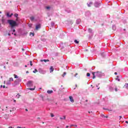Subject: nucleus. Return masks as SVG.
Returning <instances> with one entry per match:
<instances>
[{
	"label": "nucleus",
	"instance_id": "nucleus-1",
	"mask_svg": "<svg viewBox=\"0 0 128 128\" xmlns=\"http://www.w3.org/2000/svg\"><path fill=\"white\" fill-rule=\"evenodd\" d=\"M8 22L10 26L11 30H12L14 28V26H18V23L16 22L14 20H8Z\"/></svg>",
	"mask_w": 128,
	"mask_h": 128
},
{
	"label": "nucleus",
	"instance_id": "nucleus-2",
	"mask_svg": "<svg viewBox=\"0 0 128 128\" xmlns=\"http://www.w3.org/2000/svg\"><path fill=\"white\" fill-rule=\"evenodd\" d=\"M93 77L92 78H96V76H98V78H102L103 76H104V74L102 72H92Z\"/></svg>",
	"mask_w": 128,
	"mask_h": 128
},
{
	"label": "nucleus",
	"instance_id": "nucleus-3",
	"mask_svg": "<svg viewBox=\"0 0 128 128\" xmlns=\"http://www.w3.org/2000/svg\"><path fill=\"white\" fill-rule=\"evenodd\" d=\"M33 84H32V80L28 81L26 83V86L28 88H30V86H32Z\"/></svg>",
	"mask_w": 128,
	"mask_h": 128
},
{
	"label": "nucleus",
	"instance_id": "nucleus-4",
	"mask_svg": "<svg viewBox=\"0 0 128 128\" xmlns=\"http://www.w3.org/2000/svg\"><path fill=\"white\" fill-rule=\"evenodd\" d=\"M13 80H14V78H10L7 81V82H6V84L8 86L10 84H11Z\"/></svg>",
	"mask_w": 128,
	"mask_h": 128
},
{
	"label": "nucleus",
	"instance_id": "nucleus-5",
	"mask_svg": "<svg viewBox=\"0 0 128 128\" xmlns=\"http://www.w3.org/2000/svg\"><path fill=\"white\" fill-rule=\"evenodd\" d=\"M38 72L40 74H46V70H42V68H40L38 69Z\"/></svg>",
	"mask_w": 128,
	"mask_h": 128
},
{
	"label": "nucleus",
	"instance_id": "nucleus-6",
	"mask_svg": "<svg viewBox=\"0 0 128 128\" xmlns=\"http://www.w3.org/2000/svg\"><path fill=\"white\" fill-rule=\"evenodd\" d=\"M100 2H96L94 4V6H95V8H100Z\"/></svg>",
	"mask_w": 128,
	"mask_h": 128
},
{
	"label": "nucleus",
	"instance_id": "nucleus-7",
	"mask_svg": "<svg viewBox=\"0 0 128 128\" xmlns=\"http://www.w3.org/2000/svg\"><path fill=\"white\" fill-rule=\"evenodd\" d=\"M42 26L40 25V24H36V30H40V28Z\"/></svg>",
	"mask_w": 128,
	"mask_h": 128
},
{
	"label": "nucleus",
	"instance_id": "nucleus-8",
	"mask_svg": "<svg viewBox=\"0 0 128 128\" xmlns=\"http://www.w3.org/2000/svg\"><path fill=\"white\" fill-rule=\"evenodd\" d=\"M90 11H87L86 13H85V16H90Z\"/></svg>",
	"mask_w": 128,
	"mask_h": 128
},
{
	"label": "nucleus",
	"instance_id": "nucleus-9",
	"mask_svg": "<svg viewBox=\"0 0 128 128\" xmlns=\"http://www.w3.org/2000/svg\"><path fill=\"white\" fill-rule=\"evenodd\" d=\"M69 98H70V102H74V98H72V96H69Z\"/></svg>",
	"mask_w": 128,
	"mask_h": 128
},
{
	"label": "nucleus",
	"instance_id": "nucleus-10",
	"mask_svg": "<svg viewBox=\"0 0 128 128\" xmlns=\"http://www.w3.org/2000/svg\"><path fill=\"white\" fill-rule=\"evenodd\" d=\"M80 22H81L80 19H78V20H76V24H80Z\"/></svg>",
	"mask_w": 128,
	"mask_h": 128
},
{
	"label": "nucleus",
	"instance_id": "nucleus-11",
	"mask_svg": "<svg viewBox=\"0 0 128 128\" xmlns=\"http://www.w3.org/2000/svg\"><path fill=\"white\" fill-rule=\"evenodd\" d=\"M40 62H50V60L48 59L47 60L44 59V60H41Z\"/></svg>",
	"mask_w": 128,
	"mask_h": 128
},
{
	"label": "nucleus",
	"instance_id": "nucleus-12",
	"mask_svg": "<svg viewBox=\"0 0 128 128\" xmlns=\"http://www.w3.org/2000/svg\"><path fill=\"white\" fill-rule=\"evenodd\" d=\"M87 6L89 8L92 6V2H90V3H87Z\"/></svg>",
	"mask_w": 128,
	"mask_h": 128
},
{
	"label": "nucleus",
	"instance_id": "nucleus-13",
	"mask_svg": "<svg viewBox=\"0 0 128 128\" xmlns=\"http://www.w3.org/2000/svg\"><path fill=\"white\" fill-rule=\"evenodd\" d=\"M88 30L90 34H92V29L90 28Z\"/></svg>",
	"mask_w": 128,
	"mask_h": 128
},
{
	"label": "nucleus",
	"instance_id": "nucleus-14",
	"mask_svg": "<svg viewBox=\"0 0 128 128\" xmlns=\"http://www.w3.org/2000/svg\"><path fill=\"white\" fill-rule=\"evenodd\" d=\"M6 22V19L4 18V16L2 17V24H4Z\"/></svg>",
	"mask_w": 128,
	"mask_h": 128
},
{
	"label": "nucleus",
	"instance_id": "nucleus-15",
	"mask_svg": "<svg viewBox=\"0 0 128 128\" xmlns=\"http://www.w3.org/2000/svg\"><path fill=\"white\" fill-rule=\"evenodd\" d=\"M112 29L113 30H116V26H112Z\"/></svg>",
	"mask_w": 128,
	"mask_h": 128
},
{
	"label": "nucleus",
	"instance_id": "nucleus-16",
	"mask_svg": "<svg viewBox=\"0 0 128 128\" xmlns=\"http://www.w3.org/2000/svg\"><path fill=\"white\" fill-rule=\"evenodd\" d=\"M47 92L48 94H52V92H54V91H52V90H48L47 91Z\"/></svg>",
	"mask_w": 128,
	"mask_h": 128
},
{
	"label": "nucleus",
	"instance_id": "nucleus-17",
	"mask_svg": "<svg viewBox=\"0 0 128 128\" xmlns=\"http://www.w3.org/2000/svg\"><path fill=\"white\" fill-rule=\"evenodd\" d=\"M54 68H52V66H51L50 68V72H54Z\"/></svg>",
	"mask_w": 128,
	"mask_h": 128
},
{
	"label": "nucleus",
	"instance_id": "nucleus-18",
	"mask_svg": "<svg viewBox=\"0 0 128 128\" xmlns=\"http://www.w3.org/2000/svg\"><path fill=\"white\" fill-rule=\"evenodd\" d=\"M15 82H22V79H20V78H19L16 80Z\"/></svg>",
	"mask_w": 128,
	"mask_h": 128
},
{
	"label": "nucleus",
	"instance_id": "nucleus-19",
	"mask_svg": "<svg viewBox=\"0 0 128 128\" xmlns=\"http://www.w3.org/2000/svg\"><path fill=\"white\" fill-rule=\"evenodd\" d=\"M100 116H102V118H108V116H104V115L103 114H100Z\"/></svg>",
	"mask_w": 128,
	"mask_h": 128
},
{
	"label": "nucleus",
	"instance_id": "nucleus-20",
	"mask_svg": "<svg viewBox=\"0 0 128 128\" xmlns=\"http://www.w3.org/2000/svg\"><path fill=\"white\" fill-rule=\"evenodd\" d=\"M50 26H52V28H54V22H51V23H50Z\"/></svg>",
	"mask_w": 128,
	"mask_h": 128
},
{
	"label": "nucleus",
	"instance_id": "nucleus-21",
	"mask_svg": "<svg viewBox=\"0 0 128 128\" xmlns=\"http://www.w3.org/2000/svg\"><path fill=\"white\" fill-rule=\"evenodd\" d=\"M30 20H32H32H34V16H31V17L30 18Z\"/></svg>",
	"mask_w": 128,
	"mask_h": 128
},
{
	"label": "nucleus",
	"instance_id": "nucleus-22",
	"mask_svg": "<svg viewBox=\"0 0 128 128\" xmlns=\"http://www.w3.org/2000/svg\"><path fill=\"white\" fill-rule=\"evenodd\" d=\"M109 88H110V92H112L114 90V88L112 86H110Z\"/></svg>",
	"mask_w": 128,
	"mask_h": 128
},
{
	"label": "nucleus",
	"instance_id": "nucleus-23",
	"mask_svg": "<svg viewBox=\"0 0 128 128\" xmlns=\"http://www.w3.org/2000/svg\"><path fill=\"white\" fill-rule=\"evenodd\" d=\"M60 120H66V116H64L63 117H60Z\"/></svg>",
	"mask_w": 128,
	"mask_h": 128
},
{
	"label": "nucleus",
	"instance_id": "nucleus-24",
	"mask_svg": "<svg viewBox=\"0 0 128 128\" xmlns=\"http://www.w3.org/2000/svg\"><path fill=\"white\" fill-rule=\"evenodd\" d=\"M14 16H15V18H18V14H14Z\"/></svg>",
	"mask_w": 128,
	"mask_h": 128
},
{
	"label": "nucleus",
	"instance_id": "nucleus-25",
	"mask_svg": "<svg viewBox=\"0 0 128 128\" xmlns=\"http://www.w3.org/2000/svg\"><path fill=\"white\" fill-rule=\"evenodd\" d=\"M14 78H18V76H16V74H14Z\"/></svg>",
	"mask_w": 128,
	"mask_h": 128
},
{
	"label": "nucleus",
	"instance_id": "nucleus-26",
	"mask_svg": "<svg viewBox=\"0 0 128 128\" xmlns=\"http://www.w3.org/2000/svg\"><path fill=\"white\" fill-rule=\"evenodd\" d=\"M20 95L19 94H17V95L16 96V98H20Z\"/></svg>",
	"mask_w": 128,
	"mask_h": 128
},
{
	"label": "nucleus",
	"instance_id": "nucleus-27",
	"mask_svg": "<svg viewBox=\"0 0 128 128\" xmlns=\"http://www.w3.org/2000/svg\"><path fill=\"white\" fill-rule=\"evenodd\" d=\"M30 36H34V32H30Z\"/></svg>",
	"mask_w": 128,
	"mask_h": 128
},
{
	"label": "nucleus",
	"instance_id": "nucleus-28",
	"mask_svg": "<svg viewBox=\"0 0 128 128\" xmlns=\"http://www.w3.org/2000/svg\"><path fill=\"white\" fill-rule=\"evenodd\" d=\"M74 42L75 44H80V42H78V40H74Z\"/></svg>",
	"mask_w": 128,
	"mask_h": 128
},
{
	"label": "nucleus",
	"instance_id": "nucleus-29",
	"mask_svg": "<svg viewBox=\"0 0 128 128\" xmlns=\"http://www.w3.org/2000/svg\"><path fill=\"white\" fill-rule=\"evenodd\" d=\"M30 90H34V88H28Z\"/></svg>",
	"mask_w": 128,
	"mask_h": 128
},
{
	"label": "nucleus",
	"instance_id": "nucleus-30",
	"mask_svg": "<svg viewBox=\"0 0 128 128\" xmlns=\"http://www.w3.org/2000/svg\"><path fill=\"white\" fill-rule=\"evenodd\" d=\"M46 10H50V6H46Z\"/></svg>",
	"mask_w": 128,
	"mask_h": 128
},
{
	"label": "nucleus",
	"instance_id": "nucleus-31",
	"mask_svg": "<svg viewBox=\"0 0 128 128\" xmlns=\"http://www.w3.org/2000/svg\"><path fill=\"white\" fill-rule=\"evenodd\" d=\"M33 72L34 74H36V72H38V70L36 69H35L33 71Z\"/></svg>",
	"mask_w": 128,
	"mask_h": 128
},
{
	"label": "nucleus",
	"instance_id": "nucleus-32",
	"mask_svg": "<svg viewBox=\"0 0 128 128\" xmlns=\"http://www.w3.org/2000/svg\"><path fill=\"white\" fill-rule=\"evenodd\" d=\"M86 76H90V73H88V72L87 73V74H86Z\"/></svg>",
	"mask_w": 128,
	"mask_h": 128
},
{
	"label": "nucleus",
	"instance_id": "nucleus-33",
	"mask_svg": "<svg viewBox=\"0 0 128 128\" xmlns=\"http://www.w3.org/2000/svg\"><path fill=\"white\" fill-rule=\"evenodd\" d=\"M71 126H74V128H78V126L77 125H74V124H72V125H71Z\"/></svg>",
	"mask_w": 128,
	"mask_h": 128
},
{
	"label": "nucleus",
	"instance_id": "nucleus-34",
	"mask_svg": "<svg viewBox=\"0 0 128 128\" xmlns=\"http://www.w3.org/2000/svg\"><path fill=\"white\" fill-rule=\"evenodd\" d=\"M30 66H32V61H30Z\"/></svg>",
	"mask_w": 128,
	"mask_h": 128
},
{
	"label": "nucleus",
	"instance_id": "nucleus-35",
	"mask_svg": "<svg viewBox=\"0 0 128 128\" xmlns=\"http://www.w3.org/2000/svg\"><path fill=\"white\" fill-rule=\"evenodd\" d=\"M10 13H8V12L7 14H6V16L8 17V18H10Z\"/></svg>",
	"mask_w": 128,
	"mask_h": 128
},
{
	"label": "nucleus",
	"instance_id": "nucleus-36",
	"mask_svg": "<svg viewBox=\"0 0 128 128\" xmlns=\"http://www.w3.org/2000/svg\"><path fill=\"white\" fill-rule=\"evenodd\" d=\"M66 72H64L62 74V76H66Z\"/></svg>",
	"mask_w": 128,
	"mask_h": 128
},
{
	"label": "nucleus",
	"instance_id": "nucleus-37",
	"mask_svg": "<svg viewBox=\"0 0 128 128\" xmlns=\"http://www.w3.org/2000/svg\"><path fill=\"white\" fill-rule=\"evenodd\" d=\"M50 116H51V118H54V114H51Z\"/></svg>",
	"mask_w": 128,
	"mask_h": 128
},
{
	"label": "nucleus",
	"instance_id": "nucleus-38",
	"mask_svg": "<svg viewBox=\"0 0 128 128\" xmlns=\"http://www.w3.org/2000/svg\"><path fill=\"white\" fill-rule=\"evenodd\" d=\"M12 16H14V14L12 13L10 16V18H12Z\"/></svg>",
	"mask_w": 128,
	"mask_h": 128
},
{
	"label": "nucleus",
	"instance_id": "nucleus-39",
	"mask_svg": "<svg viewBox=\"0 0 128 128\" xmlns=\"http://www.w3.org/2000/svg\"><path fill=\"white\" fill-rule=\"evenodd\" d=\"M125 86H126V88H128V83L126 84L125 85Z\"/></svg>",
	"mask_w": 128,
	"mask_h": 128
},
{
	"label": "nucleus",
	"instance_id": "nucleus-40",
	"mask_svg": "<svg viewBox=\"0 0 128 128\" xmlns=\"http://www.w3.org/2000/svg\"><path fill=\"white\" fill-rule=\"evenodd\" d=\"M11 30H12L13 32H16V30H14V28L12 29V30L11 29Z\"/></svg>",
	"mask_w": 128,
	"mask_h": 128
},
{
	"label": "nucleus",
	"instance_id": "nucleus-41",
	"mask_svg": "<svg viewBox=\"0 0 128 128\" xmlns=\"http://www.w3.org/2000/svg\"><path fill=\"white\" fill-rule=\"evenodd\" d=\"M18 17L16 18V22H18Z\"/></svg>",
	"mask_w": 128,
	"mask_h": 128
},
{
	"label": "nucleus",
	"instance_id": "nucleus-42",
	"mask_svg": "<svg viewBox=\"0 0 128 128\" xmlns=\"http://www.w3.org/2000/svg\"><path fill=\"white\" fill-rule=\"evenodd\" d=\"M115 92H118V88H115Z\"/></svg>",
	"mask_w": 128,
	"mask_h": 128
},
{
	"label": "nucleus",
	"instance_id": "nucleus-43",
	"mask_svg": "<svg viewBox=\"0 0 128 128\" xmlns=\"http://www.w3.org/2000/svg\"><path fill=\"white\" fill-rule=\"evenodd\" d=\"M116 80H118V82H120V80L118 79V78H116Z\"/></svg>",
	"mask_w": 128,
	"mask_h": 128
},
{
	"label": "nucleus",
	"instance_id": "nucleus-44",
	"mask_svg": "<svg viewBox=\"0 0 128 128\" xmlns=\"http://www.w3.org/2000/svg\"><path fill=\"white\" fill-rule=\"evenodd\" d=\"M114 74H116V75L118 74V72H114Z\"/></svg>",
	"mask_w": 128,
	"mask_h": 128
},
{
	"label": "nucleus",
	"instance_id": "nucleus-45",
	"mask_svg": "<svg viewBox=\"0 0 128 128\" xmlns=\"http://www.w3.org/2000/svg\"><path fill=\"white\" fill-rule=\"evenodd\" d=\"M3 88H6V86L4 85Z\"/></svg>",
	"mask_w": 128,
	"mask_h": 128
},
{
	"label": "nucleus",
	"instance_id": "nucleus-46",
	"mask_svg": "<svg viewBox=\"0 0 128 128\" xmlns=\"http://www.w3.org/2000/svg\"><path fill=\"white\" fill-rule=\"evenodd\" d=\"M78 76V74L77 73L74 76Z\"/></svg>",
	"mask_w": 128,
	"mask_h": 128
},
{
	"label": "nucleus",
	"instance_id": "nucleus-47",
	"mask_svg": "<svg viewBox=\"0 0 128 128\" xmlns=\"http://www.w3.org/2000/svg\"><path fill=\"white\" fill-rule=\"evenodd\" d=\"M8 36H10V34L8 33Z\"/></svg>",
	"mask_w": 128,
	"mask_h": 128
},
{
	"label": "nucleus",
	"instance_id": "nucleus-48",
	"mask_svg": "<svg viewBox=\"0 0 128 128\" xmlns=\"http://www.w3.org/2000/svg\"><path fill=\"white\" fill-rule=\"evenodd\" d=\"M22 52H24V48H22Z\"/></svg>",
	"mask_w": 128,
	"mask_h": 128
},
{
	"label": "nucleus",
	"instance_id": "nucleus-49",
	"mask_svg": "<svg viewBox=\"0 0 128 128\" xmlns=\"http://www.w3.org/2000/svg\"><path fill=\"white\" fill-rule=\"evenodd\" d=\"M126 124H128V121H126Z\"/></svg>",
	"mask_w": 128,
	"mask_h": 128
},
{
	"label": "nucleus",
	"instance_id": "nucleus-50",
	"mask_svg": "<svg viewBox=\"0 0 128 128\" xmlns=\"http://www.w3.org/2000/svg\"><path fill=\"white\" fill-rule=\"evenodd\" d=\"M17 128H22L20 126H17Z\"/></svg>",
	"mask_w": 128,
	"mask_h": 128
},
{
	"label": "nucleus",
	"instance_id": "nucleus-51",
	"mask_svg": "<svg viewBox=\"0 0 128 128\" xmlns=\"http://www.w3.org/2000/svg\"><path fill=\"white\" fill-rule=\"evenodd\" d=\"M14 102H16V100H14Z\"/></svg>",
	"mask_w": 128,
	"mask_h": 128
},
{
	"label": "nucleus",
	"instance_id": "nucleus-52",
	"mask_svg": "<svg viewBox=\"0 0 128 128\" xmlns=\"http://www.w3.org/2000/svg\"><path fill=\"white\" fill-rule=\"evenodd\" d=\"M25 68H28V65H25Z\"/></svg>",
	"mask_w": 128,
	"mask_h": 128
},
{
	"label": "nucleus",
	"instance_id": "nucleus-53",
	"mask_svg": "<svg viewBox=\"0 0 128 128\" xmlns=\"http://www.w3.org/2000/svg\"><path fill=\"white\" fill-rule=\"evenodd\" d=\"M29 26H30V28L32 26V24H30Z\"/></svg>",
	"mask_w": 128,
	"mask_h": 128
},
{
	"label": "nucleus",
	"instance_id": "nucleus-54",
	"mask_svg": "<svg viewBox=\"0 0 128 128\" xmlns=\"http://www.w3.org/2000/svg\"><path fill=\"white\" fill-rule=\"evenodd\" d=\"M126 21L124 20V24H126Z\"/></svg>",
	"mask_w": 128,
	"mask_h": 128
},
{
	"label": "nucleus",
	"instance_id": "nucleus-55",
	"mask_svg": "<svg viewBox=\"0 0 128 128\" xmlns=\"http://www.w3.org/2000/svg\"><path fill=\"white\" fill-rule=\"evenodd\" d=\"M28 109H26V112H28Z\"/></svg>",
	"mask_w": 128,
	"mask_h": 128
},
{
	"label": "nucleus",
	"instance_id": "nucleus-56",
	"mask_svg": "<svg viewBox=\"0 0 128 128\" xmlns=\"http://www.w3.org/2000/svg\"><path fill=\"white\" fill-rule=\"evenodd\" d=\"M26 73L28 74V71H26Z\"/></svg>",
	"mask_w": 128,
	"mask_h": 128
},
{
	"label": "nucleus",
	"instance_id": "nucleus-57",
	"mask_svg": "<svg viewBox=\"0 0 128 128\" xmlns=\"http://www.w3.org/2000/svg\"><path fill=\"white\" fill-rule=\"evenodd\" d=\"M8 128H12V126H10Z\"/></svg>",
	"mask_w": 128,
	"mask_h": 128
},
{
	"label": "nucleus",
	"instance_id": "nucleus-58",
	"mask_svg": "<svg viewBox=\"0 0 128 128\" xmlns=\"http://www.w3.org/2000/svg\"><path fill=\"white\" fill-rule=\"evenodd\" d=\"M68 12H71V11L69 10V11Z\"/></svg>",
	"mask_w": 128,
	"mask_h": 128
},
{
	"label": "nucleus",
	"instance_id": "nucleus-59",
	"mask_svg": "<svg viewBox=\"0 0 128 128\" xmlns=\"http://www.w3.org/2000/svg\"><path fill=\"white\" fill-rule=\"evenodd\" d=\"M104 110H108V109H107V108H104Z\"/></svg>",
	"mask_w": 128,
	"mask_h": 128
},
{
	"label": "nucleus",
	"instance_id": "nucleus-60",
	"mask_svg": "<svg viewBox=\"0 0 128 128\" xmlns=\"http://www.w3.org/2000/svg\"><path fill=\"white\" fill-rule=\"evenodd\" d=\"M68 128V126H66V128Z\"/></svg>",
	"mask_w": 128,
	"mask_h": 128
},
{
	"label": "nucleus",
	"instance_id": "nucleus-61",
	"mask_svg": "<svg viewBox=\"0 0 128 128\" xmlns=\"http://www.w3.org/2000/svg\"><path fill=\"white\" fill-rule=\"evenodd\" d=\"M0 88H2V85H1V86H0Z\"/></svg>",
	"mask_w": 128,
	"mask_h": 128
},
{
	"label": "nucleus",
	"instance_id": "nucleus-62",
	"mask_svg": "<svg viewBox=\"0 0 128 128\" xmlns=\"http://www.w3.org/2000/svg\"><path fill=\"white\" fill-rule=\"evenodd\" d=\"M4 68H6V66H4Z\"/></svg>",
	"mask_w": 128,
	"mask_h": 128
},
{
	"label": "nucleus",
	"instance_id": "nucleus-63",
	"mask_svg": "<svg viewBox=\"0 0 128 128\" xmlns=\"http://www.w3.org/2000/svg\"><path fill=\"white\" fill-rule=\"evenodd\" d=\"M22 128H26V127H22Z\"/></svg>",
	"mask_w": 128,
	"mask_h": 128
},
{
	"label": "nucleus",
	"instance_id": "nucleus-64",
	"mask_svg": "<svg viewBox=\"0 0 128 128\" xmlns=\"http://www.w3.org/2000/svg\"><path fill=\"white\" fill-rule=\"evenodd\" d=\"M56 128H60V127L58 126Z\"/></svg>",
	"mask_w": 128,
	"mask_h": 128
}]
</instances>
